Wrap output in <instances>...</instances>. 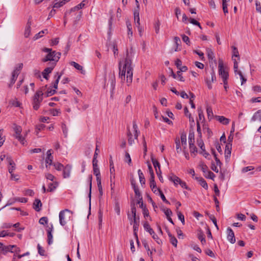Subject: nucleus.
<instances>
[{"mask_svg": "<svg viewBox=\"0 0 261 261\" xmlns=\"http://www.w3.org/2000/svg\"><path fill=\"white\" fill-rule=\"evenodd\" d=\"M48 33V30L47 29H45L44 30H42L39 32L38 34H36L34 37L33 40H36L38 39L39 38L42 37L44 34H47Z\"/></svg>", "mask_w": 261, "mask_h": 261, "instance_id": "cd10ccee", "label": "nucleus"}, {"mask_svg": "<svg viewBox=\"0 0 261 261\" xmlns=\"http://www.w3.org/2000/svg\"><path fill=\"white\" fill-rule=\"evenodd\" d=\"M58 186V182L57 181H54L52 183H50L48 185V188L47 190L48 192H52L56 189Z\"/></svg>", "mask_w": 261, "mask_h": 261, "instance_id": "c85d7f7f", "label": "nucleus"}, {"mask_svg": "<svg viewBox=\"0 0 261 261\" xmlns=\"http://www.w3.org/2000/svg\"><path fill=\"white\" fill-rule=\"evenodd\" d=\"M13 129L15 132L14 137L22 144L24 145V137L21 135L22 128L20 126L13 124Z\"/></svg>", "mask_w": 261, "mask_h": 261, "instance_id": "423d86ee", "label": "nucleus"}, {"mask_svg": "<svg viewBox=\"0 0 261 261\" xmlns=\"http://www.w3.org/2000/svg\"><path fill=\"white\" fill-rule=\"evenodd\" d=\"M15 247V245H8L3 246L2 248V251L4 254H7L8 252H14L13 249Z\"/></svg>", "mask_w": 261, "mask_h": 261, "instance_id": "f3484780", "label": "nucleus"}, {"mask_svg": "<svg viewBox=\"0 0 261 261\" xmlns=\"http://www.w3.org/2000/svg\"><path fill=\"white\" fill-rule=\"evenodd\" d=\"M151 161H152L153 166L155 169V171H156V169H161L160 168V164L159 162L156 159L152 158Z\"/></svg>", "mask_w": 261, "mask_h": 261, "instance_id": "a18cd8bd", "label": "nucleus"}, {"mask_svg": "<svg viewBox=\"0 0 261 261\" xmlns=\"http://www.w3.org/2000/svg\"><path fill=\"white\" fill-rule=\"evenodd\" d=\"M199 166L204 173H206L207 171L208 167L204 163H201Z\"/></svg>", "mask_w": 261, "mask_h": 261, "instance_id": "680f3d73", "label": "nucleus"}, {"mask_svg": "<svg viewBox=\"0 0 261 261\" xmlns=\"http://www.w3.org/2000/svg\"><path fill=\"white\" fill-rule=\"evenodd\" d=\"M19 225H20V223L18 222L14 224H12L11 223H8V224H5V227L6 228H11V227H14L17 228V227H19Z\"/></svg>", "mask_w": 261, "mask_h": 261, "instance_id": "13d9d810", "label": "nucleus"}, {"mask_svg": "<svg viewBox=\"0 0 261 261\" xmlns=\"http://www.w3.org/2000/svg\"><path fill=\"white\" fill-rule=\"evenodd\" d=\"M85 1H83L80 4H79L77 6L71 8L70 10L71 12L77 11V10H79L80 9H82L85 5Z\"/></svg>", "mask_w": 261, "mask_h": 261, "instance_id": "7c9ffc66", "label": "nucleus"}, {"mask_svg": "<svg viewBox=\"0 0 261 261\" xmlns=\"http://www.w3.org/2000/svg\"><path fill=\"white\" fill-rule=\"evenodd\" d=\"M15 233L13 232H8L6 230H3L0 232V237H5L6 236H10L12 237L14 236Z\"/></svg>", "mask_w": 261, "mask_h": 261, "instance_id": "a19ab883", "label": "nucleus"}, {"mask_svg": "<svg viewBox=\"0 0 261 261\" xmlns=\"http://www.w3.org/2000/svg\"><path fill=\"white\" fill-rule=\"evenodd\" d=\"M72 212L68 210L65 209L59 213V222L62 227L66 226L72 220Z\"/></svg>", "mask_w": 261, "mask_h": 261, "instance_id": "20e7f679", "label": "nucleus"}, {"mask_svg": "<svg viewBox=\"0 0 261 261\" xmlns=\"http://www.w3.org/2000/svg\"><path fill=\"white\" fill-rule=\"evenodd\" d=\"M256 10L261 14V6L260 3L257 1H256L255 3Z\"/></svg>", "mask_w": 261, "mask_h": 261, "instance_id": "774afa93", "label": "nucleus"}, {"mask_svg": "<svg viewBox=\"0 0 261 261\" xmlns=\"http://www.w3.org/2000/svg\"><path fill=\"white\" fill-rule=\"evenodd\" d=\"M70 64L77 70L80 71L82 74H84L85 73V71L83 69V67L79 64L73 61L71 62Z\"/></svg>", "mask_w": 261, "mask_h": 261, "instance_id": "5701e85b", "label": "nucleus"}, {"mask_svg": "<svg viewBox=\"0 0 261 261\" xmlns=\"http://www.w3.org/2000/svg\"><path fill=\"white\" fill-rule=\"evenodd\" d=\"M169 179L174 182L175 186H177L181 181V179L176 175L172 174L169 177Z\"/></svg>", "mask_w": 261, "mask_h": 261, "instance_id": "bb28decb", "label": "nucleus"}, {"mask_svg": "<svg viewBox=\"0 0 261 261\" xmlns=\"http://www.w3.org/2000/svg\"><path fill=\"white\" fill-rule=\"evenodd\" d=\"M190 151L192 154H193L194 156L196 155V153L197 152V150L196 147L195 146L194 144L192 145H189Z\"/></svg>", "mask_w": 261, "mask_h": 261, "instance_id": "c03bdc74", "label": "nucleus"}, {"mask_svg": "<svg viewBox=\"0 0 261 261\" xmlns=\"http://www.w3.org/2000/svg\"><path fill=\"white\" fill-rule=\"evenodd\" d=\"M43 93L42 90H38L35 93L33 99V108L37 110L40 107V104L43 100Z\"/></svg>", "mask_w": 261, "mask_h": 261, "instance_id": "39448f33", "label": "nucleus"}, {"mask_svg": "<svg viewBox=\"0 0 261 261\" xmlns=\"http://www.w3.org/2000/svg\"><path fill=\"white\" fill-rule=\"evenodd\" d=\"M231 144H228L225 146V158L226 161L228 162L231 155Z\"/></svg>", "mask_w": 261, "mask_h": 261, "instance_id": "4468645a", "label": "nucleus"}, {"mask_svg": "<svg viewBox=\"0 0 261 261\" xmlns=\"http://www.w3.org/2000/svg\"><path fill=\"white\" fill-rule=\"evenodd\" d=\"M206 112L207 114L208 118H212L213 116L212 109L210 107H208L206 108Z\"/></svg>", "mask_w": 261, "mask_h": 261, "instance_id": "bf43d9fd", "label": "nucleus"}, {"mask_svg": "<svg viewBox=\"0 0 261 261\" xmlns=\"http://www.w3.org/2000/svg\"><path fill=\"white\" fill-rule=\"evenodd\" d=\"M64 5L61 1L59 2L58 0H55L53 6V8L56 9L62 7Z\"/></svg>", "mask_w": 261, "mask_h": 261, "instance_id": "37998d69", "label": "nucleus"}, {"mask_svg": "<svg viewBox=\"0 0 261 261\" xmlns=\"http://www.w3.org/2000/svg\"><path fill=\"white\" fill-rule=\"evenodd\" d=\"M110 186L112 193L114 192L115 179L113 178V175H110Z\"/></svg>", "mask_w": 261, "mask_h": 261, "instance_id": "8fccbe9b", "label": "nucleus"}, {"mask_svg": "<svg viewBox=\"0 0 261 261\" xmlns=\"http://www.w3.org/2000/svg\"><path fill=\"white\" fill-rule=\"evenodd\" d=\"M227 234L228 240L232 244L236 242V238L232 229H227Z\"/></svg>", "mask_w": 261, "mask_h": 261, "instance_id": "ddd939ff", "label": "nucleus"}, {"mask_svg": "<svg viewBox=\"0 0 261 261\" xmlns=\"http://www.w3.org/2000/svg\"><path fill=\"white\" fill-rule=\"evenodd\" d=\"M232 60L233 62V69L234 72L236 74H238L239 75L241 80H242L241 84L243 85L246 82V79H245L242 73V72L238 69L239 67V62L240 61V58L239 56V53L237 48L234 46H232Z\"/></svg>", "mask_w": 261, "mask_h": 261, "instance_id": "f03ea898", "label": "nucleus"}, {"mask_svg": "<svg viewBox=\"0 0 261 261\" xmlns=\"http://www.w3.org/2000/svg\"><path fill=\"white\" fill-rule=\"evenodd\" d=\"M126 24L127 27V35L129 39H130V38L133 36V31H132V24L130 21H126Z\"/></svg>", "mask_w": 261, "mask_h": 261, "instance_id": "393cba45", "label": "nucleus"}, {"mask_svg": "<svg viewBox=\"0 0 261 261\" xmlns=\"http://www.w3.org/2000/svg\"><path fill=\"white\" fill-rule=\"evenodd\" d=\"M251 120L252 121H255L256 120L261 121V110L257 111L256 113H255L251 118Z\"/></svg>", "mask_w": 261, "mask_h": 261, "instance_id": "a878e982", "label": "nucleus"}, {"mask_svg": "<svg viewBox=\"0 0 261 261\" xmlns=\"http://www.w3.org/2000/svg\"><path fill=\"white\" fill-rule=\"evenodd\" d=\"M175 144L177 153H180L182 151V148L181 147V138L180 139L178 137L176 138L175 139Z\"/></svg>", "mask_w": 261, "mask_h": 261, "instance_id": "6ab92c4d", "label": "nucleus"}, {"mask_svg": "<svg viewBox=\"0 0 261 261\" xmlns=\"http://www.w3.org/2000/svg\"><path fill=\"white\" fill-rule=\"evenodd\" d=\"M147 229V231L149 234L152 236V238L156 242L159 244L162 243V240L160 239V237L162 235V229Z\"/></svg>", "mask_w": 261, "mask_h": 261, "instance_id": "1a4fd4ad", "label": "nucleus"}, {"mask_svg": "<svg viewBox=\"0 0 261 261\" xmlns=\"http://www.w3.org/2000/svg\"><path fill=\"white\" fill-rule=\"evenodd\" d=\"M133 128L134 129V136L135 139H137L138 135H139V132L138 131V126L136 123V122H133Z\"/></svg>", "mask_w": 261, "mask_h": 261, "instance_id": "79ce46f5", "label": "nucleus"}, {"mask_svg": "<svg viewBox=\"0 0 261 261\" xmlns=\"http://www.w3.org/2000/svg\"><path fill=\"white\" fill-rule=\"evenodd\" d=\"M131 56L127 51L124 61L119 63V77L123 82L126 79L127 85L129 86L133 81V67L132 65Z\"/></svg>", "mask_w": 261, "mask_h": 261, "instance_id": "f257e3e1", "label": "nucleus"}, {"mask_svg": "<svg viewBox=\"0 0 261 261\" xmlns=\"http://www.w3.org/2000/svg\"><path fill=\"white\" fill-rule=\"evenodd\" d=\"M41 206L42 203L41 201L38 199H35L33 203V208L35 210V211L37 212H39L41 210Z\"/></svg>", "mask_w": 261, "mask_h": 261, "instance_id": "412c9836", "label": "nucleus"}, {"mask_svg": "<svg viewBox=\"0 0 261 261\" xmlns=\"http://www.w3.org/2000/svg\"><path fill=\"white\" fill-rule=\"evenodd\" d=\"M134 20L136 24L140 25L139 12L138 10H135L134 13Z\"/></svg>", "mask_w": 261, "mask_h": 261, "instance_id": "c9c22d12", "label": "nucleus"}, {"mask_svg": "<svg viewBox=\"0 0 261 261\" xmlns=\"http://www.w3.org/2000/svg\"><path fill=\"white\" fill-rule=\"evenodd\" d=\"M53 229H48L47 231V243L48 245H50L53 243Z\"/></svg>", "mask_w": 261, "mask_h": 261, "instance_id": "f704fd0d", "label": "nucleus"}, {"mask_svg": "<svg viewBox=\"0 0 261 261\" xmlns=\"http://www.w3.org/2000/svg\"><path fill=\"white\" fill-rule=\"evenodd\" d=\"M218 68L219 74L222 79L223 82L227 81L229 76L228 72L225 70L223 62L222 60H219Z\"/></svg>", "mask_w": 261, "mask_h": 261, "instance_id": "0eeeda50", "label": "nucleus"}, {"mask_svg": "<svg viewBox=\"0 0 261 261\" xmlns=\"http://www.w3.org/2000/svg\"><path fill=\"white\" fill-rule=\"evenodd\" d=\"M55 66V63H51L49 67H46L42 72L43 77L48 79V75L50 73Z\"/></svg>", "mask_w": 261, "mask_h": 261, "instance_id": "f8f14e48", "label": "nucleus"}, {"mask_svg": "<svg viewBox=\"0 0 261 261\" xmlns=\"http://www.w3.org/2000/svg\"><path fill=\"white\" fill-rule=\"evenodd\" d=\"M254 169V168L253 166H248V167L243 168L242 169V172L243 173H246L248 171L252 170Z\"/></svg>", "mask_w": 261, "mask_h": 261, "instance_id": "0e129e2a", "label": "nucleus"}, {"mask_svg": "<svg viewBox=\"0 0 261 261\" xmlns=\"http://www.w3.org/2000/svg\"><path fill=\"white\" fill-rule=\"evenodd\" d=\"M189 145L194 144V135L193 133H190L189 135Z\"/></svg>", "mask_w": 261, "mask_h": 261, "instance_id": "864d4df0", "label": "nucleus"}, {"mask_svg": "<svg viewBox=\"0 0 261 261\" xmlns=\"http://www.w3.org/2000/svg\"><path fill=\"white\" fill-rule=\"evenodd\" d=\"M198 238L199 240H200L201 243L202 244L205 243V240L204 238V233L201 231L199 230L198 233Z\"/></svg>", "mask_w": 261, "mask_h": 261, "instance_id": "58836bf2", "label": "nucleus"}, {"mask_svg": "<svg viewBox=\"0 0 261 261\" xmlns=\"http://www.w3.org/2000/svg\"><path fill=\"white\" fill-rule=\"evenodd\" d=\"M198 146L200 148L202 151H205L204 143L201 139H198L197 141Z\"/></svg>", "mask_w": 261, "mask_h": 261, "instance_id": "09e8293b", "label": "nucleus"}, {"mask_svg": "<svg viewBox=\"0 0 261 261\" xmlns=\"http://www.w3.org/2000/svg\"><path fill=\"white\" fill-rule=\"evenodd\" d=\"M198 181H199V184L205 189H207L208 186L206 182V181L202 178L200 177L197 178Z\"/></svg>", "mask_w": 261, "mask_h": 261, "instance_id": "4c0bfd02", "label": "nucleus"}, {"mask_svg": "<svg viewBox=\"0 0 261 261\" xmlns=\"http://www.w3.org/2000/svg\"><path fill=\"white\" fill-rule=\"evenodd\" d=\"M164 212L167 217H171L172 215V212L169 208L164 209Z\"/></svg>", "mask_w": 261, "mask_h": 261, "instance_id": "69168bd1", "label": "nucleus"}, {"mask_svg": "<svg viewBox=\"0 0 261 261\" xmlns=\"http://www.w3.org/2000/svg\"><path fill=\"white\" fill-rule=\"evenodd\" d=\"M127 135L128 137V143L129 145H132L134 143V140L133 139V135L129 129L127 130Z\"/></svg>", "mask_w": 261, "mask_h": 261, "instance_id": "ea45409f", "label": "nucleus"}, {"mask_svg": "<svg viewBox=\"0 0 261 261\" xmlns=\"http://www.w3.org/2000/svg\"><path fill=\"white\" fill-rule=\"evenodd\" d=\"M23 64L22 63L18 64L15 67L12 73V77L11 79L9 87L13 85L15 82L18 75L19 74L20 71L22 68Z\"/></svg>", "mask_w": 261, "mask_h": 261, "instance_id": "9d476101", "label": "nucleus"}, {"mask_svg": "<svg viewBox=\"0 0 261 261\" xmlns=\"http://www.w3.org/2000/svg\"><path fill=\"white\" fill-rule=\"evenodd\" d=\"M206 51L208 60H213L214 59L215 56L212 49L211 48H207L206 49Z\"/></svg>", "mask_w": 261, "mask_h": 261, "instance_id": "2f4dec72", "label": "nucleus"}, {"mask_svg": "<svg viewBox=\"0 0 261 261\" xmlns=\"http://www.w3.org/2000/svg\"><path fill=\"white\" fill-rule=\"evenodd\" d=\"M168 234L169 236V237L170 238V243L175 247L177 246V241L176 238L173 236L171 233L169 231V229H167V231Z\"/></svg>", "mask_w": 261, "mask_h": 261, "instance_id": "4be33fe9", "label": "nucleus"}, {"mask_svg": "<svg viewBox=\"0 0 261 261\" xmlns=\"http://www.w3.org/2000/svg\"><path fill=\"white\" fill-rule=\"evenodd\" d=\"M128 218L132 220L133 219L134 223L133 228H137L138 226L139 218L136 215V208L134 205H132L131 213L128 214Z\"/></svg>", "mask_w": 261, "mask_h": 261, "instance_id": "6e6552de", "label": "nucleus"}, {"mask_svg": "<svg viewBox=\"0 0 261 261\" xmlns=\"http://www.w3.org/2000/svg\"><path fill=\"white\" fill-rule=\"evenodd\" d=\"M215 117L219 122L224 125H227L230 122V120L228 118L222 116H216Z\"/></svg>", "mask_w": 261, "mask_h": 261, "instance_id": "2eb2a0df", "label": "nucleus"}, {"mask_svg": "<svg viewBox=\"0 0 261 261\" xmlns=\"http://www.w3.org/2000/svg\"><path fill=\"white\" fill-rule=\"evenodd\" d=\"M47 218L43 217L40 219L39 222L40 224H42L44 226H45V224H47Z\"/></svg>", "mask_w": 261, "mask_h": 261, "instance_id": "4d7b16f0", "label": "nucleus"}, {"mask_svg": "<svg viewBox=\"0 0 261 261\" xmlns=\"http://www.w3.org/2000/svg\"><path fill=\"white\" fill-rule=\"evenodd\" d=\"M53 165L55 169L58 171H61L64 168L63 165L59 163H54Z\"/></svg>", "mask_w": 261, "mask_h": 261, "instance_id": "3c124183", "label": "nucleus"}, {"mask_svg": "<svg viewBox=\"0 0 261 261\" xmlns=\"http://www.w3.org/2000/svg\"><path fill=\"white\" fill-rule=\"evenodd\" d=\"M198 116L200 120H203L204 119L203 111L201 108L198 109Z\"/></svg>", "mask_w": 261, "mask_h": 261, "instance_id": "052dcab7", "label": "nucleus"}, {"mask_svg": "<svg viewBox=\"0 0 261 261\" xmlns=\"http://www.w3.org/2000/svg\"><path fill=\"white\" fill-rule=\"evenodd\" d=\"M42 51L47 53V54L42 59V61L43 62H46L50 61H52V63H55L56 65L60 58L61 53L60 52L53 51L51 49L48 48H44Z\"/></svg>", "mask_w": 261, "mask_h": 261, "instance_id": "7ed1b4c3", "label": "nucleus"}, {"mask_svg": "<svg viewBox=\"0 0 261 261\" xmlns=\"http://www.w3.org/2000/svg\"><path fill=\"white\" fill-rule=\"evenodd\" d=\"M37 248L39 254L40 255L43 256L44 255L45 251L43 248L40 245V244H38Z\"/></svg>", "mask_w": 261, "mask_h": 261, "instance_id": "e2e57ef3", "label": "nucleus"}, {"mask_svg": "<svg viewBox=\"0 0 261 261\" xmlns=\"http://www.w3.org/2000/svg\"><path fill=\"white\" fill-rule=\"evenodd\" d=\"M8 163L10 167L8 168L9 172L11 174L13 173V171L15 169V164L13 161L10 158H7Z\"/></svg>", "mask_w": 261, "mask_h": 261, "instance_id": "b1692460", "label": "nucleus"}, {"mask_svg": "<svg viewBox=\"0 0 261 261\" xmlns=\"http://www.w3.org/2000/svg\"><path fill=\"white\" fill-rule=\"evenodd\" d=\"M10 103L15 107H18L20 106V103L17 101V99L11 100L10 101Z\"/></svg>", "mask_w": 261, "mask_h": 261, "instance_id": "338daca9", "label": "nucleus"}, {"mask_svg": "<svg viewBox=\"0 0 261 261\" xmlns=\"http://www.w3.org/2000/svg\"><path fill=\"white\" fill-rule=\"evenodd\" d=\"M45 128V125L43 124H39L36 125L35 132L36 135L38 136L39 131L43 130Z\"/></svg>", "mask_w": 261, "mask_h": 261, "instance_id": "de8ad7c7", "label": "nucleus"}, {"mask_svg": "<svg viewBox=\"0 0 261 261\" xmlns=\"http://www.w3.org/2000/svg\"><path fill=\"white\" fill-rule=\"evenodd\" d=\"M31 22L30 21H28L25 28L24 30V36L25 38H28L30 35H31Z\"/></svg>", "mask_w": 261, "mask_h": 261, "instance_id": "a211bd4d", "label": "nucleus"}, {"mask_svg": "<svg viewBox=\"0 0 261 261\" xmlns=\"http://www.w3.org/2000/svg\"><path fill=\"white\" fill-rule=\"evenodd\" d=\"M50 114L54 116H58L60 113V110L59 109H51L50 111Z\"/></svg>", "mask_w": 261, "mask_h": 261, "instance_id": "5fc2aeb1", "label": "nucleus"}, {"mask_svg": "<svg viewBox=\"0 0 261 261\" xmlns=\"http://www.w3.org/2000/svg\"><path fill=\"white\" fill-rule=\"evenodd\" d=\"M204 176L206 178L213 180H214V178L215 177V174L210 171H207L206 173H204Z\"/></svg>", "mask_w": 261, "mask_h": 261, "instance_id": "49530a36", "label": "nucleus"}, {"mask_svg": "<svg viewBox=\"0 0 261 261\" xmlns=\"http://www.w3.org/2000/svg\"><path fill=\"white\" fill-rule=\"evenodd\" d=\"M109 82H110L111 89L112 90V92L113 93L115 89V77L114 75H112L110 76L109 79Z\"/></svg>", "mask_w": 261, "mask_h": 261, "instance_id": "c756f323", "label": "nucleus"}, {"mask_svg": "<svg viewBox=\"0 0 261 261\" xmlns=\"http://www.w3.org/2000/svg\"><path fill=\"white\" fill-rule=\"evenodd\" d=\"M181 144L184 152V150H186V149L187 147V136L184 133L181 134Z\"/></svg>", "mask_w": 261, "mask_h": 261, "instance_id": "aec40b11", "label": "nucleus"}, {"mask_svg": "<svg viewBox=\"0 0 261 261\" xmlns=\"http://www.w3.org/2000/svg\"><path fill=\"white\" fill-rule=\"evenodd\" d=\"M160 22L159 20H158L154 24V28L155 30V32L156 34L159 33L160 31Z\"/></svg>", "mask_w": 261, "mask_h": 261, "instance_id": "603ef678", "label": "nucleus"}, {"mask_svg": "<svg viewBox=\"0 0 261 261\" xmlns=\"http://www.w3.org/2000/svg\"><path fill=\"white\" fill-rule=\"evenodd\" d=\"M174 42L175 44V48L174 49L175 51H178L180 50V48H178V46L180 43V40L178 37H174Z\"/></svg>", "mask_w": 261, "mask_h": 261, "instance_id": "e433bc0d", "label": "nucleus"}, {"mask_svg": "<svg viewBox=\"0 0 261 261\" xmlns=\"http://www.w3.org/2000/svg\"><path fill=\"white\" fill-rule=\"evenodd\" d=\"M138 173L139 180H140V182L141 184L142 185H144L145 183V179L143 173H142V172L141 171V170L140 169L138 170Z\"/></svg>", "mask_w": 261, "mask_h": 261, "instance_id": "72a5a7b5", "label": "nucleus"}, {"mask_svg": "<svg viewBox=\"0 0 261 261\" xmlns=\"http://www.w3.org/2000/svg\"><path fill=\"white\" fill-rule=\"evenodd\" d=\"M150 187L152 189V191L154 192H156V190H154V188H156V184L154 180V176H150Z\"/></svg>", "mask_w": 261, "mask_h": 261, "instance_id": "473e14b6", "label": "nucleus"}, {"mask_svg": "<svg viewBox=\"0 0 261 261\" xmlns=\"http://www.w3.org/2000/svg\"><path fill=\"white\" fill-rule=\"evenodd\" d=\"M63 177L64 178H68L70 176L71 170V166L67 165L65 167H64L63 169Z\"/></svg>", "mask_w": 261, "mask_h": 261, "instance_id": "dca6fc26", "label": "nucleus"}, {"mask_svg": "<svg viewBox=\"0 0 261 261\" xmlns=\"http://www.w3.org/2000/svg\"><path fill=\"white\" fill-rule=\"evenodd\" d=\"M177 214L178 219L181 221L182 224L185 223V218L184 215L179 211H177Z\"/></svg>", "mask_w": 261, "mask_h": 261, "instance_id": "6e6d98bb", "label": "nucleus"}, {"mask_svg": "<svg viewBox=\"0 0 261 261\" xmlns=\"http://www.w3.org/2000/svg\"><path fill=\"white\" fill-rule=\"evenodd\" d=\"M61 76H62V74L61 73L59 74L58 72H57L56 73V74L55 75V76L57 79H56V80L54 83V86H53L54 88L55 89H54V90H51V89L49 90L48 89L47 90V92L46 93V96L47 97L53 95L56 92V89H57L58 88V84L59 81Z\"/></svg>", "mask_w": 261, "mask_h": 261, "instance_id": "9b49d317", "label": "nucleus"}]
</instances>
